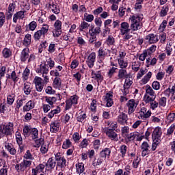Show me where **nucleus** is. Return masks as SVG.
Returning a JSON list of instances; mask_svg holds the SVG:
<instances>
[{"label": "nucleus", "mask_w": 175, "mask_h": 175, "mask_svg": "<svg viewBox=\"0 0 175 175\" xmlns=\"http://www.w3.org/2000/svg\"><path fill=\"white\" fill-rule=\"evenodd\" d=\"M97 109V100L96 99L92 100L90 104V110L92 112L96 113Z\"/></svg>", "instance_id": "nucleus-49"}, {"label": "nucleus", "mask_w": 175, "mask_h": 175, "mask_svg": "<svg viewBox=\"0 0 175 175\" xmlns=\"http://www.w3.org/2000/svg\"><path fill=\"white\" fill-rule=\"evenodd\" d=\"M55 160L57 161L56 169L59 167L62 172L64 171L68 165L67 160L64 156L62 155L61 152H57L55 154Z\"/></svg>", "instance_id": "nucleus-3"}, {"label": "nucleus", "mask_w": 175, "mask_h": 175, "mask_svg": "<svg viewBox=\"0 0 175 175\" xmlns=\"http://www.w3.org/2000/svg\"><path fill=\"white\" fill-rule=\"evenodd\" d=\"M111 153V150L110 148H105L100 152V157L106 159L110 157V154Z\"/></svg>", "instance_id": "nucleus-25"}, {"label": "nucleus", "mask_w": 175, "mask_h": 175, "mask_svg": "<svg viewBox=\"0 0 175 175\" xmlns=\"http://www.w3.org/2000/svg\"><path fill=\"white\" fill-rule=\"evenodd\" d=\"M136 137H138V132L131 133L124 135V140L126 142H134L136 139Z\"/></svg>", "instance_id": "nucleus-18"}, {"label": "nucleus", "mask_w": 175, "mask_h": 175, "mask_svg": "<svg viewBox=\"0 0 175 175\" xmlns=\"http://www.w3.org/2000/svg\"><path fill=\"white\" fill-rule=\"evenodd\" d=\"M40 66L41 67L43 75H47L49 73V67L46 62H44L43 65L40 64Z\"/></svg>", "instance_id": "nucleus-40"}, {"label": "nucleus", "mask_w": 175, "mask_h": 175, "mask_svg": "<svg viewBox=\"0 0 175 175\" xmlns=\"http://www.w3.org/2000/svg\"><path fill=\"white\" fill-rule=\"evenodd\" d=\"M16 142L17 144L23 143L22 135L20 132L16 131L15 133Z\"/></svg>", "instance_id": "nucleus-39"}, {"label": "nucleus", "mask_w": 175, "mask_h": 175, "mask_svg": "<svg viewBox=\"0 0 175 175\" xmlns=\"http://www.w3.org/2000/svg\"><path fill=\"white\" fill-rule=\"evenodd\" d=\"M168 24V22L165 20L163 21V22L159 25V29L160 30V32H164L167 25Z\"/></svg>", "instance_id": "nucleus-52"}, {"label": "nucleus", "mask_w": 175, "mask_h": 175, "mask_svg": "<svg viewBox=\"0 0 175 175\" xmlns=\"http://www.w3.org/2000/svg\"><path fill=\"white\" fill-rule=\"evenodd\" d=\"M157 46L156 45L151 46L149 49L144 50V51L149 56H151L157 51Z\"/></svg>", "instance_id": "nucleus-36"}, {"label": "nucleus", "mask_w": 175, "mask_h": 175, "mask_svg": "<svg viewBox=\"0 0 175 175\" xmlns=\"http://www.w3.org/2000/svg\"><path fill=\"white\" fill-rule=\"evenodd\" d=\"M53 27L55 29H57V30L62 29V22L59 21V19H57V21H55L53 25Z\"/></svg>", "instance_id": "nucleus-51"}, {"label": "nucleus", "mask_w": 175, "mask_h": 175, "mask_svg": "<svg viewBox=\"0 0 175 175\" xmlns=\"http://www.w3.org/2000/svg\"><path fill=\"white\" fill-rule=\"evenodd\" d=\"M108 52L111 53V51L104 49L103 47H100L98 51V57L105 59L106 56L108 55Z\"/></svg>", "instance_id": "nucleus-21"}, {"label": "nucleus", "mask_w": 175, "mask_h": 175, "mask_svg": "<svg viewBox=\"0 0 175 175\" xmlns=\"http://www.w3.org/2000/svg\"><path fill=\"white\" fill-rule=\"evenodd\" d=\"M116 120L118 123H119L121 125L124 126L126 124H128V115L124 112H120V114L118 116Z\"/></svg>", "instance_id": "nucleus-11"}, {"label": "nucleus", "mask_w": 175, "mask_h": 175, "mask_svg": "<svg viewBox=\"0 0 175 175\" xmlns=\"http://www.w3.org/2000/svg\"><path fill=\"white\" fill-rule=\"evenodd\" d=\"M91 76L93 79L96 81L98 86H99L100 83L104 80V77H103L102 72L100 70L96 72L92 70Z\"/></svg>", "instance_id": "nucleus-9"}, {"label": "nucleus", "mask_w": 175, "mask_h": 175, "mask_svg": "<svg viewBox=\"0 0 175 175\" xmlns=\"http://www.w3.org/2000/svg\"><path fill=\"white\" fill-rule=\"evenodd\" d=\"M1 54L3 58L8 59L12 55V52L10 49L8 48L3 49V50L1 51Z\"/></svg>", "instance_id": "nucleus-31"}, {"label": "nucleus", "mask_w": 175, "mask_h": 175, "mask_svg": "<svg viewBox=\"0 0 175 175\" xmlns=\"http://www.w3.org/2000/svg\"><path fill=\"white\" fill-rule=\"evenodd\" d=\"M16 3H10L6 12L9 13H14L16 9Z\"/></svg>", "instance_id": "nucleus-50"}, {"label": "nucleus", "mask_w": 175, "mask_h": 175, "mask_svg": "<svg viewBox=\"0 0 175 175\" xmlns=\"http://www.w3.org/2000/svg\"><path fill=\"white\" fill-rule=\"evenodd\" d=\"M46 65L50 69H53L55 67V62L51 58H49L46 60Z\"/></svg>", "instance_id": "nucleus-56"}, {"label": "nucleus", "mask_w": 175, "mask_h": 175, "mask_svg": "<svg viewBox=\"0 0 175 175\" xmlns=\"http://www.w3.org/2000/svg\"><path fill=\"white\" fill-rule=\"evenodd\" d=\"M26 100L25 98H23L21 96H18V99L16 101L15 111H18L20 108L23 106L24 102Z\"/></svg>", "instance_id": "nucleus-19"}, {"label": "nucleus", "mask_w": 175, "mask_h": 175, "mask_svg": "<svg viewBox=\"0 0 175 175\" xmlns=\"http://www.w3.org/2000/svg\"><path fill=\"white\" fill-rule=\"evenodd\" d=\"M31 90H32V88H31V83L26 82V83H24L23 92H24V94L25 95L31 94Z\"/></svg>", "instance_id": "nucleus-28"}, {"label": "nucleus", "mask_w": 175, "mask_h": 175, "mask_svg": "<svg viewBox=\"0 0 175 175\" xmlns=\"http://www.w3.org/2000/svg\"><path fill=\"white\" fill-rule=\"evenodd\" d=\"M81 138H82V136L81 135L79 134V133L75 132L72 135V139L75 143H79Z\"/></svg>", "instance_id": "nucleus-41"}, {"label": "nucleus", "mask_w": 175, "mask_h": 175, "mask_svg": "<svg viewBox=\"0 0 175 175\" xmlns=\"http://www.w3.org/2000/svg\"><path fill=\"white\" fill-rule=\"evenodd\" d=\"M73 105H77L79 103V96L77 95L71 96L69 98Z\"/></svg>", "instance_id": "nucleus-55"}, {"label": "nucleus", "mask_w": 175, "mask_h": 175, "mask_svg": "<svg viewBox=\"0 0 175 175\" xmlns=\"http://www.w3.org/2000/svg\"><path fill=\"white\" fill-rule=\"evenodd\" d=\"M96 54L94 52H92L90 54L86 59V64L88 68H93L96 62Z\"/></svg>", "instance_id": "nucleus-12"}, {"label": "nucleus", "mask_w": 175, "mask_h": 175, "mask_svg": "<svg viewBox=\"0 0 175 175\" xmlns=\"http://www.w3.org/2000/svg\"><path fill=\"white\" fill-rule=\"evenodd\" d=\"M73 77L77 80V85H80V82L82 79V75L80 72H77L76 74L73 75Z\"/></svg>", "instance_id": "nucleus-63"}, {"label": "nucleus", "mask_w": 175, "mask_h": 175, "mask_svg": "<svg viewBox=\"0 0 175 175\" xmlns=\"http://www.w3.org/2000/svg\"><path fill=\"white\" fill-rule=\"evenodd\" d=\"M29 75H30V70L28 68L25 69L22 76L23 81H25L28 80Z\"/></svg>", "instance_id": "nucleus-47"}, {"label": "nucleus", "mask_w": 175, "mask_h": 175, "mask_svg": "<svg viewBox=\"0 0 175 175\" xmlns=\"http://www.w3.org/2000/svg\"><path fill=\"white\" fill-rule=\"evenodd\" d=\"M49 30V25H42V27H41L40 30H37V31L33 33V38L34 39L35 42L39 41L42 36L43 38H45Z\"/></svg>", "instance_id": "nucleus-4"}, {"label": "nucleus", "mask_w": 175, "mask_h": 175, "mask_svg": "<svg viewBox=\"0 0 175 175\" xmlns=\"http://www.w3.org/2000/svg\"><path fill=\"white\" fill-rule=\"evenodd\" d=\"M107 46H112L114 45L116 43V40L113 36H108L107 38L105 41Z\"/></svg>", "instance_id": "nucleus-37"}, {"label": "nucleus", "mask_w": 175, "mask_h": 175, "mask_svg": "<svg viewBox=\"0 0 175 175\" xmlns=\"http://www.w3.org/2000/svg\"><path fill=\"white\" fill-rule=\"evenodd\" d=\"M161 142V141L152 140V144L151 148L152 151H155L158 146L160 145Z\"/></svg>", "instance_id": "nucleus-62"}, {"label": "nucleus", "mask_w": 175, "mask_h": 175, "mask_svg": "<svg viewBox=\"0 0 175 175\" xmlns=\"http://www.w3.org/2000/svg\"><path fill=\"white\" fill-rule=\"evenodd\" d=\"M157 96H150L148 94H145L144 96V100L146 103V104L151 103L152 102H154L156 100Z\"/></svg>", "instance_id": "nucleus-35"}, {"label": "nucleus", "mask_w": 175, "mask_h": 175, "mask_svg": "<svg viewBox=\"0 0 175 175\" xmlns=\"http://www.w3.org/2000/svg\"><path fill=\"white\" fill-rule=\"evenodd\" d=\"M131 74L127 73V70H124L123 68H121L118 71V79H129L131 78Z\"/></svg>", "instance_id": "nucleus-16"}, {"label": "nucleus", "mask_w": 175, "mask_h": 175, "mask_svg": "<svg viewBox=\"0 0 175 175\" xmlns=\"http://www.w3.org/2000/svg\"><path fill=\"white\" fill-rule=\"evenodd\" d=\"M152 116V111L151 110H148L146 113H142L140 114V116L138 117L139 120H146L147 118H150Z\"/></svg>", "instance_id": "nucleus-34"}, {"label": "nucleus", "mask_w": 175, "mask_h": 175, "mask_svg": "<svg viewBox=\"0 0 175 175\" xmlns=\"http://www.w3.org/2000/svg\"><path fill=\"white\" fill-rule=\"evenodd\" d=\"M45 7L47 9L51 10L55 14H59L60 13V8L57 6L56 0H48Z\"/></svg>", "instance_id": "nucleus-5"}, {"label": "nucleus", "mask_w": 175, "mask_h": 175, "mask_svg": "<svg viewBox=\"0 0 175 175\" xmlns=\"http://www.w3.org/2000/svg\"><path fill=\"white\" fill-rule=\"evenodd\" d=\"M90 27V23H88V22H85V21H83L79 25L78 29L80 32H84L85 31H88Z\"/></svg>", "instance_id": "nucleus-24"}, {"label": "nucleus", "mask_w": 175, "mask_h": 175, "mask_svg": "<svg viewBox=\"0 0 175 175\" xmlns=\"http://www.w3.org/2000/svg\"><path fill=\"white\" fill-rule=\"evenodd\" d=\"M118 70L117 68L112 67L111 69L109 70L107 72V77L109 78H112L115 73H116V70Z\"/></svg>", "instance_id": "nucleus-53"}, {"label": "nucleus", "mask_w": 175, "mask_h": 175, "mask_svg": "<svg viewBox=\"0 0 175 175\" xmlns=\"http://www.w3.org/2000/svg\"><path fill=\"white\" fill-rule=\"evenodd\" d=\"M31 161L24 159L21 163L16 164L14 168L18 173L24 172L27 167H29L31 165Z\"/></svg>", "instance_id": "nucleus-6"}, {"label": "nucleus", "mask_w": 175, "mask_h": 175, "mask_svg": "<svg viewBox=\"0 0 175 175\" xmlns=\"http://www.w3.org/2000/svg\"><path fill=\"white\" fill-rule=\"evenodd\" d=\"M31 137L32 140H36L39 138V131L36 128H32L30 133Z\"/></svg>", "instance_id": "nucleus-32"}, {"label": "nucleus", "mask_w": 175, "mask_h": 175, "mask_svg": "<svg viewBox=\"0 0 175 175\" xmlns=\"http://www.w3.org/2000/svg\"><path fill=\"white\" fill-rule=\"evenodd\" d=\"M170 11V7L168 5H163L161 7V10L159 12L160 17H165L167 16L168 12Z\"/></svg>", "instance_id": "nucleus-30"}, {"label": "nucleus", "mask_w": 175, "mask_h": 175, "mask_svg": "<svg viewBox=\"0 0 175 175\" xmlns=\"http://www.w3.org/2000/svg\"><path fill=\"white\" fill-rule=\"evenodd\" d=\"M4 147L11 155H16L17 151L12 144L5 142Z\"/></svg>", "instance_id": "nucleus-17"}, {"label": "nucleus", "mask_w": 175, "mask_h": 175, "mask_svg": "<svg viewBox=\"0 0 175 175\" xmlns=\"http://www.w3.org/2000/svg\"><path fill=\"white\" fill-rule=\"evenodd\" d=\"M104 133L106 134L107 137L111 141L118 142L119 140L118 135L117 134L116 131L110 130V128L106 127L104 129Z\"/></svg>", "instance_id": "nucleus-7"}, {"label": "nucleus", "mask_w": 175, "mask_h": 175, "mask_svg": "<svg viewBox=\"0 0 175 175\" xmlns=\"http://www.w3.org/2000/svg\"><path fill=\"white\" fill-rule=\"evenodd\" d=\"M127 150V146L126 145H122L120 146V153L122 158H124L126 157Z\"/></svg>", "instance_id": "nucleus-57"}, {"label": "nucleus", "mask_w": 175, "mask_h": 175, "mask_svg": "<svg viewBox=\"0 0 175 175\" xmlns=\"http://www.w3.org/2000/svg\"><path fill=\"white\" fill-rule=\"evenodd\" d=\"M145 40L148 41L150 44H157L159 41L158 36L154 34V33H150L146 36Z\"/></svg>", "instance_id": "nucleus-13"}, {"label": "nucleus", "mask_w": 175, "mask_h": 175, "mask_svg": "<svg viewBox=\"0 0 175 175\" xmlns=\"http://www.w3.org/2000/svg\"><path fill=\"white\" fill-rule=\"evenodd\" d=\"M65 103H66V106H65L66 111L72 108V105H74L72 103L71 99H70V98L67 99Z\"/></svg>", "instance_id": "nucleus-60"}, {"label": "nucleus", "mask_w": 175, "mask_h": 175, "mask_svg": "<svg viewBox=\"0 0 175 175\" xmlns=\"http://www.w3.org/2000/svg\"><path fill=\"white\" fill-rule=\"evenodd\" d=\"M85 170V165L83 163L76 164V171L78 174H82Z\"/></svg>", "instance_id": "nucleus-33"}, {"label": "nucleus", "mask_w": 175, "mask_h": 175, "mask_svg": "<svg viewBox=\"0 0 175 175\" xmlns=\"http://www.w3.org/2000/svg\"><path fill=\"white\" fill-rule=\"evenodd\" d=\"M8 111V107L6 106V103L3 100V103H0V113L5 114V111Z\"/></svg>", "instance_id": "nucleus-42"}, {"label": "nucleus", "mask_w": 175, "mask_h": 175, "mask_svg": "<svg viewBox=\"0 0 175 175\" xmlns=\"http://www.w3.org/2000/svg\"><path fill=\"white\" fill-rule=\"evenodd\" d=\"M137 105L138 104L135 102L134 99H131L128 101V103H126V106L128 107V114L129 116L135 111Z\"/></svg>", "instance_id": "nucleus-10"}, {"label": "nucleus", "mask_w": 175, "mask_h": 175, "mask_svg": "<svg viewBox=\"0 0 175 175\" xmlns=\"http://www.w3.org/2000/svg\"><path fill=\"white\" fill-rule=\"evenodd\" d=\"M118 62L121 69L126 68L128 67V65H129L128 63L124 62V59H118Z\"/></svg>", "instance_id": "nucleus-59"}, {"label": "nucleus", "mask_w": 175, "mask_h": 175, "mask_svg": "<svg viewBox=\"0 0 175 175\" xmlns=\"http://www.w3.org/2000/svg\"><path fill=\"white\" fill-rule=\"evenodd\" d=\"M34 107H35L34 101L29 100L23 107V111L28 112L30 110H31L32 109H33Z\"/></svg>", "instance_id": "nucleus-20"}, {"label": "nucleus", "mask_w": 175, "mask_h": 175, "mask_svg": "<svg viewBox=\"0 0 175 175\" xmlns=\"http://www.w3.org/2000/svg\"><path fill=\"white\" fill-rule=\"evenodd\" d=\"M83 20H85L88 23H91L94 20V15H92L90 14H87V12H85V14H84Z\"/></svg>", "instance_id": "nucleus-43"}, {"label": "nucleus", "mask_w": 175, "mask_h": 175, "mask_svg": "<svg viewBox=\"0 0 175 175\" xmlns=\"http://www.w3.org/2000/svg\"><path fill=\"white\" fill-rule=\"evenodd\" d=\"M31 43V34H25L23 40V45L25 46L26 48H28Z\"/></svg>", "instance_id": "nucleus-23"}, {"label": "nucleus", "mask_w": 175, "mask_h": 175, "mask_svg": "<svg viewBox=\"0 0 175 175\" xmlns=\"http://www.w3.org/2000/svg\"><path fill=\"white\" fill-rule=\"evenodd\" d=\"M72 146V143L69 139H66L65 142H63L62 148L63 149H68Z\"/></svg>", "instance_id": "nucleus-44"}, {"label": "nucleus", "mask_w": 175, "mask_h": 175, "mask_svg": "<svg viewBox=\"0 0 175 175\" xmlns=\"http://www.w3.org/2000/svg\"><path fill=\"white\" fill-rule=\"evenodd\" d=\"M122 136L125 137V135L129 133V127L124 126L121 129Z\"/></svg>", "instance_id": "nucleus-64"}, {"label": "nucleus", "mask_w": 175, "mask_h": 175, "mask_svg": "<svg viewBox=\"0 0 175 175\" xmlns=\"http://www.w3.org/2000/svg\"><path fill=\"white\" fill-rule=\"evenodd\" d=\"M152 77V72H148L144 77V78L140 81L141 85H146L148 83L151 78Z\"/></svg>", "instance_id": "nucleus-27"}, {"label": "nucleus", "mask_w": 175, "mask_h": 175, "mask_svg": "<svg viewBox=\"0 0 175 175\" xmlns=\"http://www.w3.org/2000/svg\"><path fill=\"white\" fill-rule=\"evenodd\" d=\"M129 21H131V26L128 22H122L120 24V32L122 35H125V33H130L131 31H135L141 29L143 27V18L135 14V15H132L130 16Z\"/></svg>", "instance_id": "nucleus-1"}, {"label": "nucleus", "mask_w": 175, "mask_h": 175, "mask_svg": "<svg viewBox=\"0 0 175 175\" xmlns=\"http://www.w3.org/2000/svg\"><path fill=\"white\" fill-rule=\"evenodd\" d=\"M23 158L25 159L26 160L30 159L33 160L34 159L33 155L31 153V151L29 150H27L25 152V154L23 156Z\"/></svg>", "instance_id": "nucleus-61"}, {"label": "nucleus", "mask_w": 175, "mask_h": 175, "mask_svg": "<svg viewBox=\"0 0 175 175\" xmlns=\"http://www.w3.org/2000/svg\"><path fill=\"white\" fill-rule=\"evenodd\" d=\"M162 129L159 126L156 127L152 133V139L154 141L161 142Z\"/></svg>", "instance_id": "nucleus-8"}, {"label": "nucleus", "mask_w": 175, "mask_h": 175, "mask_svg": "<svg viewBox=\"0 0 175 175\" xmlns=\"http://www.w3.org/2000/svg\"><path fill=\"white\" fill-rule=\"evenodd\" d=\"M15 96L16 95L12 94L7 96V104L9 105H12L15 101Z\"/></svg>", "instance_id": "nucleus-38"}, {"label": "nucleus", "mask_w": 175, "mask_h": 175, "mask_svg": "<svg viewBox=\"0 0 175 175\" xmlns=\"http://www.w3.org/2000/svg\"><path fill=\"white\" fill-rule=\"evenodd\" d=\"M14 133V123L8 122V124H0V139L6 137L8 139Z\"/></svg>", "instance_id": "nucleus-2"}, {"label": "nucleus", "mask_w": 175, "mask_h": 175, "mask_svg": "<svg viewBox=\"0 0 175 175\" xmlns=\"http://www.w3.org/2000/svg\"><path fill=\"white\" fill-rule=\"evenodd\" d=\"M33 128L28 125H25L23 129V135L25 138L29 137L31 136V132Z\"/></svg>", "instance_id": "nucleus-26"}, {"label": "nucleus", "mask_w": 175, "mask_h": 175, "mask_svg": "<svg viewBox=\"0 0 175 175\" xmlns=\"http://www.w3.org/2000/svg\"><path fill=\"white\" fill-rule=\"evenodd\" d=\"M59 129V123L56 122H53L50 124V132L56 133L58 132Z\"/></svg>", "instance_id": "nucleus-29"}, {"label": "nucleus", "mask_w": 175, "mask_h": 175, "mask_svg": "<svg viewBox=\"0 0 175 175\" xmlns=\"http://www.w3.org/2000/svg\"><path fill=\"white\" fill-rule=\"evenodd\" d=\"M57 165V162L54 161L53 157H51L48 159L47 162L45 163V167L46 171H51L53 170Z\"/></svg>", "instance_id": "nucleus-15"}, {"label": "nucleus", "mask_w": 175, "mask_h": 175, "mask_svg": "<svg viewBox=\"0 0 175 175\" xmlns=\"http://www.w3.org/2000/svg\"><path fill=\"white\" fill-rule=\"evenodd\" d=\"M101 32V27H95V29H94L92 30V31L88 33L89 35H95V36H98L100 33Z\"/></svg>", "instance_id": "nucleus-58"}, {"label": "nucleus", "mask_w": 175, "mask_h": 175, "mask_svg": "<svg viewBox=\"0 0 175 175\" xmlns=\"http://www.w3.org/2000/svg\"><path fill=\"white\" fill-rule=\"evenodd\" d=\"M33 141H34L35 144H36L34 146V147L40 148L43 144L42 143H44V139H42V138H40V139L38 138V139H34Z\"/></svg>", "instance_id": "nucleus-54"}, {"label": "nucleus", "mask_w": 175, "mask_h": 175, "mask_svg": "<svg viewBox=\"0 0 175 175\" xmlns=\"http://www.w3.org/2000/svg\"><path fill=\"white\" fill-rule=\"evenodd\" d=\"M6 21V16L4 12H0V29H1Z\"/></svg>", "instance_id": "nucleus-45"}, {"label": "nucleus", "mask_w": 175, "mask_h": 175, "mask_svg": "<svg viewBox=\"0 0 175 175\" xmlns=\"http://www.w3.org/2000/svg\"><path fill=\"white\" fill-rule=\"evenodd\" d=\"M29 49L25 48L22 50L20 55V60L21 62L25 63L29 57Z\"/></svg>", "instance_id": "nucleus-14"}, {"label": "nucleus", "mask_w": 175, "mask_h": 175, "mask_svg": "<svg viewBox=\"0 0 175 175\" xmlns=\"http://www.w3.org/2000/svg\"><path fill=\"white\" fill-rule=\"evenodd\" d=\"M11 80L14 82V83H16L18 81L19 77L18 75H17L16 71H12L10 74Z\"/></svg>", "instance_id": "nucleus-46"}, {"label": "nucleus", "mask_w": 175, "mask_h": 175, "mask_svg": "<svg viewBox=\"0 0 175 175\" xmlns=\"http://www.w3.org/2000/svg\"><path fill=\"white\" fill-rule=\"evenodd\" d=\"M62 80L59 77H55L53 81V87L56 89L60 90L62 88Z\"/></svg>", "instance_id": "nucleus-22"}, {"label": "nucleus", "mask_w": 175, "mask_h": 175, "mask_svg": "<svg viewBox=\"0 0 175 175\" xmlns=\"http://www.w3.org/2000/svg\"><path fill=\"white\" fill-rule=\"evenodd\" d=\"M38 27L37 23L35 22V21H32V22H30L29 25H27V28H29V31H34Z\"/></svg>", "instance_id": "nucleus-48"}]
</instances>
